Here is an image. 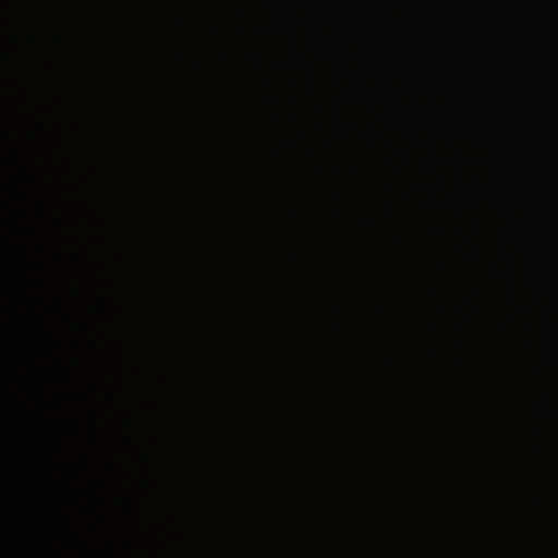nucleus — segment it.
Here are the masks:
<instances>
[{
	"mask_svg": "<svg viewBox=\"0 0 558 558\" xmlns=\"http://www.w3.org/2000/svg\"><path fill=\"white\" fill-rule=\"evenodd\" d=\"M22 216H23V218H24L25 220H28V218H29V213H28V210L24 208V209L22 210Z\"/></svg>",
	"mask_w": 558,
	"mask_h": 558,
	"instance_id": "423d86ee",
	"label": "nucleus"
},
{
	"mask_svg": "<svg viewBox=\"0 0 558 558\" xmlns=\"http://www.w3.org/2000/svg\"><path fill=\"white\" fill-rule=\"evenodd\" d=\"M20 248L23 250V253L26 252L27 248H31L32 246H28V245H22V246H19ZM35 248H44L45 246L40 245V244H36V246H34Z\"/></svg>",
	"mask_w": 558,
	"mask_h": 558,
	"instance_id": "39448f33",
	"label": "nucleus"
},
{
	"mask_svg": "<svg viewBox=\"0 0 558 558\" xmlns=\"http://www.w3.org/2000/svg\"><path fill=\"white\" fill-rule=\"evenodd\" d=\"M24 362L27 367V373L24 374L21 379L23 389L28 395L41 396L46 386V377L43 368L37 365L33 354L28 351L25 354Z\"/></svg>",
	"mask_w": 558,
	"mask_h": 558,
	"instance_id": "7ed1b4c3",
	"label": "nucleus"
},
{
	"mask_svg": "<svg viewBox=\"0 0 558 558\" xmlns=\"http://www.w3.org/2000/svg\"><path fill=\"white\" fill-rule=\"evenodd\" d=\"M25 84H24V119L26 123L25 135L27 141L26 162L21 167V179L25 190L21 192L24 203L35 201L38 216L44 215V203L35 197L34 191L39 184V177L33 168L34 148L38 143L39 134L45 130V124L35 112L37 106L36 87V58L39 47L37 25V0H25Z\"/></svg>",
	"mask_w": 558,
	"mask_h": 558,
	"instance_id": "f257e3e1",
	"label": "nucleus"
},
{
	"mask_svg": "<svg viewBox=\"0 0 558 558\" xmlns=\"http://www.w3.org/2000/svg\"><path fill=\"white\" fill-rule=\"evenodd\" d=\"M22 232L27 239L35 240L37 238V229L28 222L22 227Z\"/></svg>",
	"mask_w": 558,
	"mask_h": 558,
	"instance_id": "20e7f679",
	"label": "nucleus"
},
{
	"mask_svg": "<svg viewBox=\"0 0 558 558\" xmlns=\"http://www.w3.org/2000/svg\"><path fill=\"white\" fill-rule=\"evenodd\" d=\"M43 270L44 267L40 263L24 258L19 271L21 298L27 310L23 316L27 343L46 336L43 317L37 312V305L43 303V299L34 293L44 287Z\"/></svg>",
	"mask_w": 558,
	"mask_h": 558,
	"instance_id": "f03ea898",
	"label": "nucleus"
}]
</instances>
